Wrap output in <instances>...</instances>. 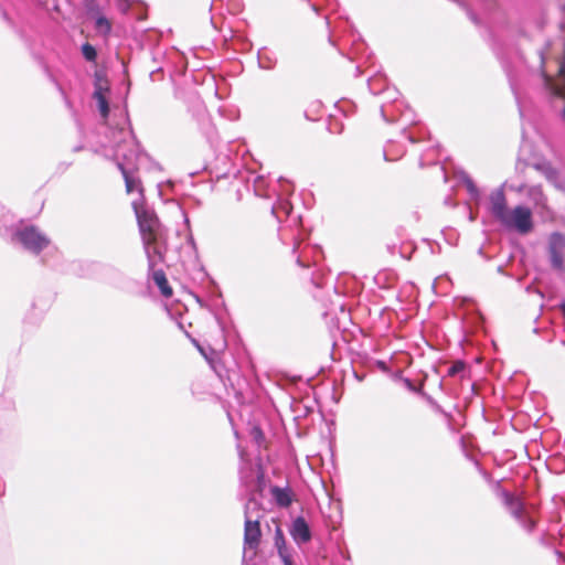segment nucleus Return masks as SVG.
Wrapping results in <instances>:
<instances>
[{
  "label": "nucleus",
  "instance_id": "1",
  "mask_svg": "<svg viewBox=\"0 0 565 565\" xmlns=\"http://www.w3.org/2000/svg\"><path fill=\"white\" fill-rule=\"evenodd\" d=\"M132 207L137 216L149 267L154 268L157 264L163 260V255L167 249L166 231L161 226L154 212L146 207L142 202L134 201Z\"/></svg>",
  "mask_w": 565,
  "mask_h": 565
},
{
  "label": "nucleus",
  "instance_id": "2",
  "mask_svg": "<svg viewBox=\"0 0 565 565\" xmlns=\"http://www.w3.org/2000/svg\"><path fill=\"white\" fill-rule=\"evenodd\" d=\"M115 148H116V159L118 160V168L121 171L125 183L126 191L128 193H132L137 191L140 194V199H142V186L140 180L137 179L131 171L130 163L138 156V148L132 136L131 130L121 128L114 135ZM141 202V200H138Z\"/></svg>",
  "mask_w": 565,
  "mask_h": 565
},
{
  "label": "nucleus",
  "instance_id": "3",
  "mask_svg": "<svg viewBox=\"0 0 565 565\" xmlns=\"http://www.w3.org/2000/svg\"><path fill=\"white\" fill-rule=\"evenodd\" d=\"M245 529H244V544L246 548L255 550L260 542V527L259 519L262 512L259 504L255 500H249L245 505Z\"/></svg>",
  "mask_w": 565,
  "mask_h": 565
},
{
  "label": "nucleus",
  "instance_id": "4",
  "mask_svg": "<svg viewBox=\"0 0 565 565\" xmlns=\"http://www.w3.org/2000/svg\"><path fill=\"white\" fill-rule=\"evenodd\" d=\"M499 222L507 228L525 235L533 230V215L531 209L524 205H516L509 209Z\"/></svg>",
  "mask_w": 565,
  "mask_h": 565
},
{
  "label": "nucleus",
  "instance_id": "5",
  "mask_svg": "<svg viewBox=\"0 0 565 565\" xmlns=\"http://www.w3.org/2000/svg\"><path fill=\"white\" fill-rule=\"evenodd\" d=\"M15 238L32 253H40L49 246L50 239L34 226H25L15 233Z\"/></svg>",
  "mask_w": 565,
  "mask_h": 565
},
{
  "label": "nucleus",
  "instance_id": "6",
  "mask_svg": "<svg viewBox=\"0 0 565 565\" xmlns=\"http://www.w3.org/2000/svg\"><path fill=\"white\" fill-rule=\"evenodd\" d=\"M505 503L511 514L525 530L532 531L534 529L535 520L520 499L505 494Z\"/></svg>",
  "mask_w": 565,
  "mask_h": 565
},
{
  "label": "nucleus",
  "instance_id": "7",
  "mask_svg": "<svg viewBox=\"0 0 565 565\" xmlns=\"http://www.w3.org/2000/svg\"><path fill=\"white\" fill-rule=\"evenodd\" d=\"M515 190L518 192H525L527 199L541 214L552 215V210L547 204V196L544 194L541 185H521Z\"/></svg>",
  "mask_w": 565,
  "mask_h": 565
},
{
  "label": "nucleus",
  "instance_id": "8",
  "mask_svg": "<svg viewBox=\"0 0 565 565\" xmlns=\"http://www.w3.org/2000/svg\"><path fill=\"white\" fill-rule=\"evenodd\" d=\"M565 235L558 232L551 234L548 238V253L551 264L555 269H562L564 265Z\"/></svg>",
  "mask_w": 565,
  "mask_h": 565
},
{
  "label": "nucleus",
  "instance_id": "9",
  "mask_svg": "<svg viewBox=\"0 0 565 565\" xmlns=\"http://www.w3.org/2000/svg\"><path fill=\"white\" fill-rule=\"evenodd\" d=\"M490 212L497 221H499L504 213L509 210L507 206V199L502 188L491 192L489 196Z\"/></svg>",
  "mask_w": 565,
  "mask_h": 565
},
{
  "label": "nucleus",
  "instance_id": "10",
  "mask_svg": "<svg viewBox=\"0 0 565 565\" xmlns=\"http://www.w3.org/2000/svg\"><path fill=\"white\" fill-rule=\"evenodd\" d=\"M290 533L297 544L307 543L311 539L309 525L303 518H297L292 522Z\"/></svg>",
  "mask_w": 565,
  "mask_h": 565
},
{
  "label": "nucleus",
  "instance_id": "11",
  "mask_svg": "<svg viewBox=\"0 0 565 565\" xmlns=\"http://www.w3.org/2000/svg\"><path fill=\"white\" fill-rule=\"evenodd\" d=\"M152 278L164 297L169 298L172 296V289L169 287L168 280L162 270H153Z\"/></svg>",
  "mask_w": 565,
  "mask_h": 565
},
{
  "label": "nucleus",
  "instance_id": "12",
  "mask_svg": "<svg viewBox=\"0 0 565 565\" xmlns=\"http://www.w3.org/2000/svg\"><path fill=\"white\" fill-rule=\"evenodd\" d=\"M545 177L555 189L565 192V178H563L557 171L548 168L545 171Z\"/></svg>",
  "mask_w": 565,
  "mask_h": 565
},
{
  "label": "nucleus",
  "instance_id": "13",
  "mask_svg": "<svg viewBox=\"0 0 565 565\" xmlns=\"http://www.w3.org/2000/svg\"><path fill=\"white\" fill-rule=\"evenodd\" d=\"M94 97L98 103V108H99L102 117L106 118L108 116L109 108H108L107 100H106L104 94L102 93L100 88L96 89V92L94 93Z\"/></svg>",
  "mask_w": 565,
  "mask_h": 565
},
{
  "label": "nucleus",
  "instance_id": "14",
  "mask_svg": "<svg viewBox=\"0 0 565 565\" xmlns=\"http://www.w3.org/2000/svg\"><path fill=\"white\" fill-rule=\"evenodd\" d=\"M462 181L468 190V193L470 194L471 199L472 200H476L478 201L479 200V190L478 188L476 186V184L473 183V181L466 174L462 175Z\"/></svg>",
  "mask_w": 565,
  "mask_h": 565
},
{
  "label": "nucleus",
  "instance_id": "15",
  "mask_svg": "<svg viewBox=\"0 0 565 565\" xmlns=\"http://www.w3.org/2000/svg\"><path fill=\"white\" fill-rule=\"evenodd\" d=\"M96 29L100 33L107 34L111 29V24L105 17H98L96 19Z\"/></svg>",
  "mask_w": 565,
  "mask_h": 565
},
{
  "label": "nucleus",
  "instance_id": "16",
  "mask_svg": "<svg viewBox=\"0 0 565 565\" xmlns=\"http://www.w3.org/2000/svg\"><path fill=\"white\" fill-rule=\"evenodd\" d=\"M274 493H275V497H276V499H277V502H278L280 505H282V507H288V505L290 504V502H291V501H290V498H289V495H288L286 492H284L282 490H280V489L276 488V489L274 490Z\"/></svg>",
  "mask_w": 565,
  "mask_h": 565
},
{
  "label": "nucleus",
  "instance_id": "17",
  "mask_svg": "<svg viewBox=\"0 0 565 565\" xmlns=\"http://www.w3.org/2000/svg\"><path fill=\"white\" fill-rule=\"evenodd\" d=\"M82 53L84 55V57L87 60V61H95L96 58V50L94 46H92L89 43H86L82 46Z\"/></svg>",
  "mask_w": 565,
  "mask_h": 565
},
{
  "label": "nucleus",
  "instance_id": "18",
  "mask_svg": "<svg viewBox=\"0 0 565 565\" xmlns=\"http://www.w3.org/2000/svg\"><path fill=\"white\" fill-rule=\"evenodd\" d=\"M275 545L278 551H279V547H285V539H284L282 532L279 527H277V530H276Z\"/></svg>",
  "mask_w": 565,
  "mask_h": 565
},
{
  "label": "nucleus",
  "instance_id": "19",
  "mask_svg": "<svg viewBox=\"0 0 565 565\" xmlns=\"http://www.w3.org/2000/svg\"><path fill=\"white\" fill-rule=\"evenodd\" d=\"M278 554L281 557V559H282L285 565H291L292 564L291 556L287 552L286 547H279Z\"/></svg>",
  "mask_w": 565,
  "mask_h": 565
},
{
  "label": "nucleus",
  "instance_id": "20",
  "mask_svg": "<svg viewBox=\"0 0 565 565\" xmlns=\"http://www.w3.org/2000/svg\"><path fill=\"white\" fill-rule=\"evenodd\" d=\"M118 6L124 12L128 10V4L125 2V0H118Z\"/></svg>",
  "mask_w": 565,
  "mask_h": 565
},
{
  "label": "nucleus",
  "instance_id": "21",
  "mask_svg": "<svg viewBox=\"0 0 565 565\" xmlns=\"http://www.w3.org/2000/svg\"><path fill=\"white\" fill-rule=\"evenodd\" d=\"M561 310H562L563 316H564V318H565V302H563V303L561 305Z\"/></svg>",
  "mask_w": 565,
  "mask_h": 565
},
{
  "label": "nucleus",
  "instance_id": "22",
  "mask_svg": "<svg viewBox=\"0 0 565 565\" xmlns=\"http://www.w3.org/2000/svg\"><path fill=\"white\" fill-rule=\"evenodd\" d=\"M297 263H298L300 266H302V267H308V265H307V264H303V263L301 262V259H300V258H298Z\"/></svg>",
  "mask_w": 565,
  "mask_h": 565
},
{
  "label": "nucleus",
  "instance_id": "23",
  "mask_svg": "<svg viewBox=\"0 0 565 565\" xmlns=\"http://www.w3.org/2000/svg\"><path fill=\"white\" fill-rule=\"evenodd\" d=\"M469 218H470V221H475V218H476V216H475V214H473V212H472V211H470V216H469Z\"/></svg>",
  "mask_w": 565,
  "mask_h": 565
},
{
  "label": "nucleus",
  "instance_id": "24",
  "mask_svg": "<svg viewBox=\"0 0 565 565\" xmlns=\"http://www.w3.org/2000/svg\"><path fill=\"white\" fill-rule=\"evenodd\" d=\"M256 435H257V436H260V435H262V434H260V430H256Z\"/></svg>",
  "mask_w": 565,
  "mask_h": 565
}]
</instances>
